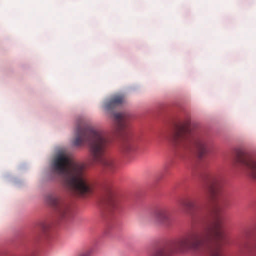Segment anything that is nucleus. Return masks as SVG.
<instances>
[{"label": "nucleus", "mask_w": 256, "mask_h": 256, "mask_svg": "<svg viewBox=\"0 0 256 256\" xmlns=\"http://www.w3.org/2000/svg\"><path fill=\"white\" fill-rule=\"evenodd\" d=\"M136 148L134 140L128 137L124 140L122 144V150L126 154H128L134 152Z\"/></svg>", "instance_id": "nucleus-12"}, {"label": "nucleus", "mask_w": 256, "mask_h": 256, "mask_svg": "<svg viewBox=\"0 0 256 256\" xmlns=\"http://www.w3.org/2000/svg\"><path fill=\"white\" fill-rule=\"evenodd\" d=\"M38 229L44 234L46 233L50 228V224L47 222H42L38 226Z\"/></svg>", "instance_id": "nucleus-16"}, {"label": "nucleus", "mask_w": 256, "mask_h": 256, "mask_svg": "<svg viewBox=\"0 0 256 256\" xmlns=\"http://www.w3.org/2000/svg\"><path fill=\"white\" fill-rule=\"evenodd\" d=\"M90 256V252H86L84 253L81 254L80 256Z\"/></svg>", "instance_id": "nucleus-17"}, {"label": "nucleus", "mask_w": 256, "mask_h": 256, "mask_svg": "<svg viewBox=\"0 0 256 256\" xmlns=\"http://www.w3.org/2000/svg\"><path fill=\"white\" fill-rule=\"evenodd\" d=\"M125 102L124 94H118L112 96L104 102V108L106 111L112 110L116 106H119Z\"/></svg>", "instance_id": "nucleus-9"}, {"label": "nucleus", "mask_w": 256, "mask_h": 256, "mask_svg": "<svg viewBox=\"0 0 256 256\" xmlns=\"http://www.w3.org/2000/svg\"><path fill=\"white\" fill-rule=\"evenodd\" d=\"M223 183L221 174H212L208 176L206 180V190L209 200L214 202L218 196Z\"/></svg>", "instance_id": "nucleus-5"}, {"label": "nucleus", "mask_w": 256, "mask_h": 256, "mask_svg": "<svg viewBox=\"0 0 256 256\" xmlns=\"http://www.w3.org/2000/svg\"><path fill=\"white\" fill-rule=\"evenodd\" d=\"M180 206L186 208V212L192 214V211L195 208L196 204L194 202L189 199H184L180 202Z\"/></svg>", "instance_id": "nucleus-13"}, {"label": "nucleus", "mask_w": 256, "mask_h": 256, "mask_svg": "<svg viewBox=\"0 0 256 256\" xmlns=\"http://www.w3.org/2000/svg\"><path fill=\"white\" fill-rule=\"evenodd\" d=\"M154 217L157 222L162 225L169 226L170 218L168 210L165 208H160L154 212Z\"/></svg>", "instance_id": "nucleus-10"}, {"label": "nucleus", "mask_w": 256, "mask_h": 256, "mask_svg": "<svg viewBox=\"0 0 256 256\" xmlns=\"http://www.w3.org/2000/svg\"><path fill=\"white\" fill-rule=\"evenodd\" d=\"M174 142L185 148L194 147L202 158L207 152L208 140L205 136L193 132L189 122L177 126L172 134Z\"/></svg>", "instance_id": "nucleus-4"}, {"label": "nucleus", "mask_w": 256, "mask_h": 256, "mask_svg": "<svg viewBox=\"0 0 256 256\" xmlns=\"http://www.w3.org/2000/svg\"><path fill=\"white\" fill-rule=\"evenodd\" d=\"M210 256H225L222 251L220 245H216L210 250Z\"/></svg>", "instance_id": "nucleus-15"}, {"label": "nucleus", "mask_w": 256, "mask_h": 256, "mask_svg": "<svg viewBox=\"0 0 256 256\" xmlns=\"http://www.w3.org/2000/svg\"><path fill=\"white\" fill-rule=\"evenodd\" d=\"M52 167L62 176L64 186L72 192L83 196L93 194L95 183L86 174L84 165L72 164L66 154H60L54 158Z\"/></svg>", "instance_id": "nucleus-3"}, {"label": "nucleus", "mask_w": 256, "mask_h": 256, "mask_svg": "<svg viewBox=\"0 0 256 256\" xmlns=\"http://www.w3.org/2000/svg\"><path fill=\"white\" fill-rule=\"evenodd\" d=\"M200 218L206 223L202 230L190 231L170 244L156 250L150 256H171L174 254L196 251L213 241L223 238L221 218L218 214H206Z\"/></svg>", "instance_id": "nucleus-1"}, {"label": "nucleus", "mask_w": 256, "mask_h": 256, "mask_svg": "<svg viewBox=\"0 0 256 256\" xmlns=\"http://www.w3.org/2000/svg\"><path fill=\"white\" fill-rule=\"evenodd\" d=\"M75 136L72 142L74 146L88 144L90 154L95 162L108 170L112 171L116 168V164L114 159L106 155L110 142L108 134L80 122L78 124Z\"/></svg>", "instance_id": "nucleus-2"}, {"label": "nucleus", "mask_w": 256, "mask_h": 256, "mask_svg": "<svg viewBox=\"0 0 256 256\" xmlns=\"http://www.w3.org/2000/svg\"><path fill=\"white\" fill-rule=\"evenodd\" d=\"M236 162L243 166L253 178L256 179V160L249 154L241 152L236 158Z\"/></svg>", "instance_id": "nucleus-7"}, {"label": "nucleus", "mask_w": 256, "mask_h": 256, "mask_svg": "<svg viewBox=\"0 0 256 256\" xmlns=\"http://www.w3.org/2000/svg\"><path fill=\"white\" fill-rule=\"evenodd\" d=\"M114 117L121 134L122 135L128 134L129 114L126 112L116 113L114 114Z\"/></svg>", "instance_id": "nucleus-8"}, {"label": "nucleus", "mask_w": 256, "mask_h": 256, "mask_svg": "<svg viewBox=\"0 0 256 256\" xmlns=\"http://www.w3.org/2000/svg\"><path fill=\"white\" fill-rule=\"evenodd\" d=\"M104 204L109 210H112L116 208L118 206L117 200L114 194L112 192L108 193L104 198Z\"/></svg>", "instance_id": "nucleus-11"}, {"label": "nucleus", "mask_w": 256, "mask_h": 256, "mask_svg": "<svg viewBox=\"0 0 256 256\" xmlns=\"http://www.w3.org/2000/svg\"><path fill=\"white\" fill-rule=\"evenodd\" d=\"M46 200L62 218H67L70 216L71 208L70 204L68 202L54 195L48 196Z\"/></svg>", "instance_id": "nucleus-6"}, {"label": "nucleus", "mask_w": 256, "mask_h": 256, "mask_svg": "<svg viewBox=\"0 0 256 256\" xmlns=\"http://www.w3.org/2000/svg\"><path fill=\"white\" fill-rule=\"evenodd\" d=\"M241 252L245 256H256V241L250 246L242 248Z\"/></svg>", "instance_id": "nucleus-14"}]
</instances>
